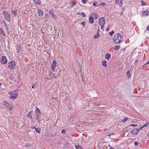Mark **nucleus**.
Listing matches in <instances>:
<instances>
[{
    "instance_id": "f257e3e1",
    "label": "nucleus",
    "mask_w": 149,
    "mask_h": 149,
    "mask_svg": "<svg viewBox=\"0 0 149 149\" xmlns=\"http://www.w3.org/2000/svg\"><path fill=\"white\" fill-rule=\"evenodd\" d=\"M113 41L115 44L120 43L122 42L123 38L121 37V35L119 33L116 34L113 38Z\"/></svg>"
},
{
    "instance_id": "f03ea898",
    "label": "nucleus",
    "mask_w": 149,
    "mask_h": 149,
    "mask_svg": "<svg viewBox=\"0 0 149 149\" xmlns=\"http://www.w3.org/2000/svg\"><path fill=\"white\" fill-rule=\"evenodd\" d=\"M9 94L11 96L9 97V98H12L13 100L15 99L17 96V93L15 91L9 92Z\"/></svg>"
},
{
    "instance_id": "7ed1b4c3",
    "label": "nucleus",
    "mask_w": 149,
    "mask_h": 149,
    "mask_svg": "<svg viewBox=\"0 0 149 149\" xmlns=\"http://www.w3.org/2000/svg\"><path fill=\"white\" fill-rule=\"evenodd\" d=\"M5 19L9 22L10 21V14L7 12H3Z\"/></svg>"
},
{
    "instance_id": "20e7f679",
    "label": "nucleus",
    "mask_w": 149,
    "mask_h": 149,
    "mask_svg": "<svg viewBox=\"0 0 149 149\" xmlns=\"http://www.w3.org/2000/svg\"><path fill=\"white\" fill-rule=\"evenodd\" d=\"M8 67L10 69H13L14 68L15 65V62L14 61H13L9 62L8 64Z\"/></svg>"
},
{
    "instance_id": "39448f33",
    "label": "nucleus",
    "mask_w": 149,
    "mask_h": 149,
    "mask_svg": "<svg viewBox=\"0 0 149 149\" xmlns=\"http://www.w3.org/2000/svg\"><path fill=\"white\" fill-rule=\"evenodd\" d=\"M57 64L56 61V60H54L53 61L51 66V69L54 72Z\"/></svg>"
},
{
    "instance_id": "423d86ee",
    "label": "nucleus",
    "mask_w": 149,
    "mask_h": 149,
    "mask_svg": "<svg viewBox=\"0 0 149 149\" xmlns=\"http://www.w3.org/2000/svg\"><path fill=\"white\" fill-rule=\"evenodd\" d=\"M105 19L104 17H101L99 19V23L100 25L104 24L105 23Z\"/></svg>"
},
{
    "instance_id": "0eeeda50",
    "label": "nucleus",
    "mask_w": 149,
    "mask_h": 149,
    "mask_svg": "<svg viewBox=\"0 0 149 149\" xmlns=\"http://www.w3.org/2000/svg\"><path fill=\"white\" fill-rule=\"evenodd\" d=\"M36 116L40 117L41 115V112L39 109L38 108H37L35 110Z\"/></svg>"
},
{
    "instance_id": "6e6552de",
    "label": "nucleus",
    "mask_w": 149,
    "mask_h": 149,
    "mask_svg": "<svg viewBox=\"0 0 149 149\" xmlns=\"http://www.w3.org/2000/svg\"><path fill=\"white\" fill-rule=\"evenodd\" d=\"M1 62L2 63L5 64L7 62V59L6 57L4 56H2L1 58Z\"/></svg>"
},
{
    "instance_id": "1a4fd4ad",
    "label": "nucleus",
    "mask_w": 149,
    "mask_h": 149,
    "mask_svg": "<svg viewBox=\"0 0 149 149\" xmlns=\"http://www.w3.org/2000/svg\"><path fill=\"white\" fill-rule=\"evenodd\" d=\"M49 14L52 17H53L54 18H56V16L54 14V12L52 10H50L49 12Z\"/></svg>"
},
{
    "instance_id": "9d476101",
    "label": "nucleus",
    "mask_w": 149,
    "mask_h": 149,
    "mask_svg": "<svg viewBox=\"0 0 149 149\" xmlns=\"http://www.w3.org/2000/svg\"><path fill=\"white\" fill-rule=\"evenodd\" d=\"M139 132V130L137 129H134L131 131V133L134 135H136Z\"/></svg>"
},
{
    "instance_id": "9b49d317",
    "label": "nucleus",
    "mask_w": 149,
    "mask_h": 149,
    "mask_svg": "<svg viewBox=\"0 0 149 149\" xmlns=\"http://www.w3.org/2000/svg\"><path fill=\"white\" fill-rule=\"evenodd\" d=\"M33 113V111H30L26 115V117L28 118H30L31 120L32 118V116L31 115V113Z\"/></svg>"
},
{
    "instance_id": "f8f14e48",
    "label": "nucleus",
    "mask_w": 149,
    "mask_h": 149,
    "mask_svg": "<svg viewBox=\"0 0 149 149\" xmlns=\"http://www.w3.org/2000/svg\"><path fill=\"white\" fill-rule=\"evenodd\" d=\"M116 1V3L118 4L120 6H122L123 5V1L122 0H115Z\"/></svg>"
},
{
    "instance_id": "ddd939ff",
    "label": "nucleus",
    "mask_w": 149,
    "mask_h": 149,
    "mask_svg": "<svg viewBox=\"0 0 149 149\" xmlns=\"http://www.w3.org/2000/svg\"><path fill=\"white\" fill-rule=\"evenodd\" d=\"M89 22L91 24H92L94 22V19L91 16H90L89 18Z\"/></svg>"
},
{
    "instance_id": "4468645a",
    "label": "nucleus",
    "mask_w": 149,
    "mask_h": 149,
    "mask_svg": "<svg viewBox=\"0 0 149 149\" xmlns=\"http://www.w3.org/2000/svg\"><path fill=\"white\" fill-rule=\"evenodd\" d=\"M17 10L15 8L13 10H12V13L15 16H16L17 15Z\"/></svg>"
},
{
    "instance_id": "2eb2a0df",
    "label": "nucleus",
    "mask_w": 149,
    "mask_h": 149,
    "mask_svg": "<svg viewBox=\"0 0 149 149\" xmlns=\"http://www.w3.org/2000/svg\"><path fill=\"white\" fill-rule=\"evenodd\" d=\"M33 1L35 4L40 5L41 3L40 0H33Z\"/></svg>"
},
{
    "instance_id": "dca6fc26",
    "label": "nucleus",
    "mask_w": 149,
    "mask_h": 149,
    "mask_svg": "<svg viewBox=\"0 0 149 149\" xmlns=\"http://www.w3.org/2000/svg\"><path fill=\"white\" fill-rule=\"evenodd\" d=\"M111 57V55L110 54L108 53L106 54L105 58L108 60H109Z\"/></svg>"
},
{
    "instance_id": "f3484780",
    "label": "nucleus",
    "mask_w": 149,
    "mask_h": 149,
    "mask_svg": "<svg viewBox=\"0 0 149 149\" xmlns=\"http://www.w3.org/2000/svg\"><path fill=\"white\" fill-rule=\"evenodd\" d=\"M131 129L130 126H128L124 129L125 131L126 132L130 131Z\"/></svg>"
},
{
    "instance_id": "a211bd4d",
    "label": "nucleus",
    "mask_w": 149,
    "mask_h": 149,
    "mask_svg": "<svg viewBox=\"0 0 149 149\" xmlns=\"http://www.w3.org/2000/svg\"><path fill=\"white\" fill-rule=\"evenodd\" d=\"M38 13L39 16L42 17L43 15V12L41 10H39L38 11Z\"/></svg>"
},
{
    "instance_id": "6ab92c4d",
    "label": "nucleus",
    "mask_w": 149,
    "mask_h": 149,
    "mask_svg": "<svg viewBox=\"0 0 149 149\" xmlns=\"http://www.w3.org/2000/svg\"><path fill=\"white\" fill-rule=\"evenodd\" d=\"M6 106L7 107L8 109L10 110L12 109L13 108V107H12L11 105L9 103L7 104Z\"/></svg>"
},
{
    "instance_id": "aec40b11",
    "label": "nucleus",
    "mask_w": 149,
    "mask_h": 149,
    "mask_svg": "<svg viewBox=\"0 0 149 149\" xmlns=\"http://www.w3.org/2000/svg\"><path fill=\"white\" fill-rule=\"evenodd\" d=\"M74 146L76 149H83L82 147L79 145H75Z\"/></svg>"
},
{
    "instance_id": "412c9836",
    "label": "nucleus",
    "mask_w": 149,
    "mask_h": 149,
    "mask_svg": "<svg viewBox=\"0 0 149 149\" xmlns=\"http://www.w3.org/2000/svg\"><path fill=\"white\" fill-rule=\"evenodd\" d=\"M102 65L103 66H104L105 67H107V61L105 60L103 61Z\"/></svg>"
},
{
    "instance_id": "4be33fe9",
    "label": "nucleus",
    "mask_w": 149,
    "mask_h": 149,
    "mask_svg": "<svg viewBox=\"0 0 149 149\" xmlns=\"http://www.w3.org/2000/svg\"><path fill=\"white\" fill-rule=\"evenodd\" d=\"M148 13H149V12L148 10H146L143 12L142 14L143 15H148Z\"/></svg>"
},
{
    "instance_id": "5701e85b",
    "label": "nucleus",
    "mask_w": 149,
    "mask_h": 149,
    "mask_svg": "<svg viewBox=\"0 0 149 149\" xmlns=\"http://www.w3.org/2000/svg\"><path fill=\"white\" fill-rule=\"evenodd\" d=\"M120 48V46L119 45H116L115 46L114 49L115 51L118 50Z\"/></svg>"
},
{
    "instance_id": "b1692460",
    "label": "nucleus",
    "mask_w": 149,
    "mask_h": 149,
    "mask_svg": "<svg viewBox=\"0 0 149 149\" xmlns=\"http://www.w3.org/2000/svg\"><path fill=\"white\" fill-rule=\"evenodd\" d=\"M81 15L83 16L84 17H86V15L85 13H79L78 12L77 13V15Z\"/></svg>"
},
{
    "instance_id": "393cba45",
    "label": "nucleus",
    "mask_w": 149,
    "mask_h": 149,
    "mask_svg": "<svg viewBox=\"0 0 149 149\" xmlns=\"http://www.w3.org/2000/svg\"><path fill=\"white\" fill-rule=\"evenodd\" d=\"M92 16L95 17V19H97L98 17V15L97 14H93Z\"/></svg>"
},
{
    "instance_id": "a878e982",
    "label": "nucleus",
    "mask_w": 149,
    "mask_h": 149,
    "mask_svg": "<svg viewBox=\"0 0 149 149\" xmlns=\"http://www.w3.org/2000/svg\"><path fill=\"white\" fill-rule=\"evenodd\" d=\"M35 130L36 132H38V133H40L41 130L38 128H36L35 129Z\"/></svg>"
},
{
    "instance_id": "bb28decb",
    "label": "nucleus",
    "mask_w": 149,
    "mask_h": 149,
    "mask_svg": "<svg viewBox=\"0 0 149 149\" xmlns=\"http://www.w3.org/2000/svg\"><path fill=\"white\" fill-rule=\"evenodd\" d=\"M127 76H128L127 78H129L131 77V74L130 73V71L128 70L127 73Z\"/></svg>"
},
{
    "instance_id": "cd10ccee",
    "label": "nucleus",
    "mask_w": 149,
    "mask_h": 149,
    "mask_svg": "<svg viewBox=\"0 0 149 149\" xmlns=\"http://www.w3.org/2000/svg\"><path fill=\"white\" fill-rule=\"evenodd\" d=\"M20 49V48L19 47V45H17V49H16V52L17 53H18L19 52V50Z\"/></svg>"
},
{
    "instance_id": "c85d7f7f",
    "label": "nucleus",
    "mask_w": 149,
    "mask_h": 149,
    "mask_svg": "<svg viewBox=\"0 0 149 149\" xmlns=\"http://www.w3.org/2000/svg\"><path fill=\"white\" fill-rule=\"evenodd\" d=\"M2 23L3 24V25L5 26L6 27H7V25L6 24V23L4 20L2 21Z\"/></svg>"
},
{
    "instance_id": "c756f323",
    "label": "nucleus",
    "mask_w": 149,
    "mask_h": 149,
    "mask_svg": "<svg viewBox=\"0 0 149 149\" xmlns=\"http://www.w3.org/2000/svg\"><path fill=\"white\" fill-rule=\"evenodd\" d=\"M149 125V122H147L146 124H144L142 126L143 127H146L148 125Z\"/></svg>"
},
{
    "instance_id": "7c9ffc66",
    "label": "nucleus",
    "mask_w": 149,
    "mask_h": 149,
    "mask_svg": "<svg viewBox=\"0 0 149 149\" xmlns=\"http://www.w3.org/2000/svg\"><path fill=\"white\" fill-rule=\"evenodd\" d=\"M141 5L142 6H146V3L144 2L143 1H141Z\"/></svg>"
},
{
    "instance_id": "2f4dec72",
    "label": "nucleus",
    "mask_w": 149,
    "mask_h": 149,
    "mask_svg": "<svg viewBox=\"0 0 149 149\" xmlns=\"http://www.w3.org/2000/svg\"><path fill=\"white\" fill-rule=\"evenodd\" d=\"M39 117H36V120L37 121L38 123L40 122Z\"/></svg>"
},
{
    "instance_id": "473e14b6",
    "label": "nucleus",
    "mask_w": 149,
    "mask_h": 149,
    "mask_svg": "<svg viewBox=\"0 0 149 149\" xmlns=\"http://www.w3.org/2000/svg\"><path fill=\"white\" fill-rule=\"evenodd\" d=\"M37 83H35L34 84H32V88H35L36 87V86H37Z\"/></svg>"
},
{
    "instance_id": "72a5a7b5",
    "label": "nucleus",
    "mask_w": 149,
    "mask_h": 149,
    "mask_svg": "<svg viewBox=\"0 0 149 149\" xmlns=\"http://www.w3.org/2000/svg\"><path fill=\"white\" fill-rule=\"evenodd\" d=\"M61 132L62 133L65 134L66 133V130L65 129H63Z\"/></svg>"
},
{
    "instance_id": "f704fd0d",
    "label": "nucleus",
    "mask_w": 149,
    "mask_h": 149,
    "mask_svg": "<svg viewBox=\"0 0 149 149\" xmlns=\"http://www.w3.org/2000/svg\"><path fill=\"white\" fill-rule=\"evenodd\" d=\"M128 120V118H127L126 117H125L124 119L123 120H122V121L123 122H125L127 120Z\"/></svg>"
},
{
    "instance_id": "c9c22d12",
    "label": "nucleus",
    "mask_w": 149,
    "mask_h": 149,
    "mask_svg": "<svg viewBox=\"0 0 149 149\" xmlns=\"http://www.w3.org/2000/svg\"><path fill=\"white\" fill-rule=\"evenodd\" d=\"M114 32L113 31H112L111 32L109 33V34L110 36H111L113 35V34Z\"/></svg>"
},
{
    "instance_id": "e433bc0d",
    "label": "nucleus",
    "mask_w": 149,
    "mask_h": 149,
    "mask_svg": "<svg viewBox=\"0 0 149 149\" xmlns=\"http://www.w3.org/2000/svg\"><path fill=\"white\" fill-rule=\"evenodd\" d=\"M81 24L84 27V26L86 25V23H85L84 22H81Z\"/></svg>"
},
{
    "instance_id": "4c0bfd02",
    "label": "nucleus",
    "mask_w": 149,
    "mask_h": 149,
    "mask_svg": "<svg viewBox=\"0 0 149 149\" xmlns=\"http://www.w3.org/2000/svg\"><path fill=\"white\" fill-rule=\"evenodd\" d=\"M94 106L95 107H97L98 106H100V104H98L97 103H94Z\"/></svg>"
},
{
    "instance_id": "58836bf2",
    "label": "nucleus",
    "mask_w": 149,
    "mask_h": 149,
    "mask_svg": "<svg viewBox=\"0 0 149 149\" xmlns=\"http://www.w3.org/2000/svg\"><path fill=\"white\" fill-rule=\"evenodd\" d=\"M8 102L6 101H4L3 102V104L4 105H5L6 106H7V104H8Z\"/></svg>"
},
{
    "instance_id": "ea45409f",
    "label": "nucleus",
    "mask_w": 149,
    "mask_h": 149,
    "mask_svg": "<svg viewBox=\"0 0 149 149\" xmlns=\"http://www.w3.org/2000/svg\"><path fill=\"white\" fill-rule=\"evenodd\" d=\"M97 4V2L95 1L93 3V6H98L96 5Z\"/></svg>"
},
{
    "instance_id": "a19ab883",
    "label": "nucleus",
    "mask_w": 149,
    "mask_h": 149,
    "mask_svg": "<svg viewBox=\"0 0 149 149\" xmlns=\"http://www.w3.org/2000/svg\"><path fill=\"white\" fill-rule=\"evenodd\" d=\"M87 1V0H82V1L83 3L85 4L86 3Z\"/></svg>"
},
{
    "instance_id": "79ce46f5",
    "label": "nucleus",
    "mask_w": 149,
    "mask_h": 149,
    "mask_svg": "<svg viewBox=\"0 0 149 149\" xmlns=\"http://www.w3.org/2000/svg\"><path fill=\"white\" fill-rule=\"evenodd\" d=\"M100 26H101V29H102L103 30H103V28H104V24H102V25H100Z\"/></svg>"
},
{
    "instance_id": "37998d69",
    "label": "nucleus",
    "mask_w": 149,
    "mask_h": 149,
    "mask_svg": "<svg viewBox=\"0 0 149 149\" xmlns=\"http://www.w3.org/2000/svg\"><path fill=\"white\" fill-rule=\"evenodd\" d=\"M136 126V125L134 124H132L131 125H129V126H133V127H135Z\"/></svg>"
},
{
    "instance_id": "c03bdc74",
    "label": "nucleus",
    "mask_w": 149,
    "mask_h": 149,
    "mask_svg": "<svg viewBox=\"0 0 149 149\" xmlns=\"http://www.w3.org/2000/svg\"><path fill=\"white\" fill-rule=\"evenodd\" d=\"M93 38L94 39H98V38L97 37L96 35H95L93 36Z\"/></svg>"
},
{
    "instance_id": "a18cd8bd",
    "label": "nucleus",
    "mask_w": 149,
    "mask_h": 149,
    "mask_svg": "<svg viewBox=\"0 0 149 149\" xmlns=\"http://www.w3.org/2000/svg\"><path fill=\"white\" fill-rule=\"evenodd\" d=\"M70 4L71 6L72 5V6H73L74 5V2H71L70 3Z\"/></svg>"
},
{
    "instance_id": "49530a36",
    "label": "nucleus",
    "mask_w": 149,
    "mask_h": 149,
    "mask_svg": "<svg viewBox=\"0 0 149 149\" xmlns=\"http://www.w3.org/2000/svg\"><path fill=\"white\" fill-rule=\"evenodd\" d=\"M111 27L110 25H109L106 29V31H108L109 30V28Z\"/></svg>"
},
{
    "instance_id": "de8ad7c7",
    "label": "nucleus",
    "mask_w": 149,
    "mask_h": 149,
    "mask_svg": "<svg viewBox=\"0 0 149 149\" xmlns=\"http://www.w3.org/2000/svg\"><path fill=\"white\" fill-rule=\"evenodd\" d=\"M12 75H11L9 77V78L10 79H11L12 80H13V78H12Z\"/></svg>"
},
{
    "instance_id": "09e8293b",
    "label": "nucleus",
    "mask_w": 149,
    "mask_h": 149,
    "mask_svg": "<svg viewBox=\"0 0 149 149\" xmlns=\"http://www.w3.org/2000/svg\"><path fill=\"white\" fill-rule=\"evenodd\" d=\"M0 31L1 32V34H2L3 33V30L1 28H0Z\"/></svg>"
},
{
    "instance_id": "8fccbe9b",
    "label": "nucleus",
    "mask_w": 149,
    "mask_h": 149,
    "mask_svg": "<svg viewBox=\"0 0 149 149\" xmlns=\"http://www.w3.org/2000/svg\"><path fill=\"white\" fill-rule=\"evenodd\" d=\"M134 144L135 146H137L138 145V143L137 142H135L134 143Z\"/></svg>"
},
{
    "instance_id": "3c124183",
    "label": "nucleus",
    "mask_w": 149,
    "mask_h": 149,
    "mask_svg": "<svg viewBox=\"0 0 149 149\" xmlns=\"http://www.w3.org/2000/svg\"><path fill=\"white\" fill-rule=\"evenodd\" d=\"M106 4L104 2H102L101 3L100 5H105Z\"/></svg>"
},
{
    "instance_id": "603ef678",
    "label": "nucleus",
    "mask_w": 149,
    "mask_h": 149,
    "mask_svg": "<svg viewBox=\"0 0 149 149\" xmlns=\"http://www.w3.org/2000/svg\"><path fill=\"white\" fill-rule=\"evenodd\" d=\"M143 128V126H142L141 127L139 128V129H137V130H139V131L140 130H141Z\"/></svg>"
},
{
    "instance_id": "864d4df0",
    "label": "nucleus",
    "mask_w": 149,
    "mask_h": 149,
    "mask_svg": "<svg viewBox=\"0 0 149 149\" xmlns=\"http://www.w3.org/2000/svg\"><path fill=\"white\" fill-rule=\"evenodd\" d=\"M97 37L98 38L99 37L100 34H99V33H98V32H97Z\"/></svg>"
},
{
    "instance_id": "5fc2aeb1",
    "label": "nucleus",
    "mask_w": 149,
    "mask_h": 149,
    "mask_svg": "<svg viewBox=\"0 0 149 149\" xmlns=\"http://www.w3.org/2000/svg\"><path fill=\"white\" fill-rule=\"evenodd\" d=\"M146 29L147 31H149V25L146 28Z\"/></svg>"
},
{
    "instance_id": "6e6d98bb",
    "label": "nucleus",
    "mask_w": 149,
    "mask_h": 149,
    "mask_svg": "<svg viewBox=\"0 0 149 149\" xmlns=\"http://www.w3.org/2000/svg\"><path fill=\"white\" fill-rule=\"evenodd\" d=\"M31 128L32 129H36V127H35L34 126H32L31 127Z\"/></svg>"
},
{
    "instance_id": "4d7b16f0",
    "label": "nucleus",
    "mask_w": 149,
    "mask_h": 149,
    "mask_svg": "<svg viewBox=\"0 0 149 149\" xmlns=\"http://www.w3.org/2000/svg\"><path fill=\"white\" fill-rule=\"evenodd\" d=\"M2 34L4 36H6V34L4 33V32Z\"/></svg>"
},
{
    "instance_id": "13d9d810",
    "label": "nucleus",
    "mask_w": 149,
    "mask_h": 149,
    "mask_svg": "<svg viewBox=\"0 0 149 149\" xmlns=\"http://www.w3.org/2000/svg\"><path fill=\"white\" fill-rule=\"evenodd\" d=\"M111 134H107L106 135V136H111Z\"/></svg>"
},
{
    "instance_id": "bf43d9fd",
    "label": "nucleus",
    "mask_w": 149,
    "mask_h": 149,
    "mask_svg": "<svg viewBox=\"0 0 149 149\" xmlns=\"http://www.w3.org/2000/svg\"><path fill=\"white\" fill-rule=\"evenodd\" d=\"M149 64V61L147 63H146L145 64Z\"/></svg>"
},
{
    "instance_id": "052dcab7",
    "label": "nucleus",
    "mask_w": 149,
    "mask_h": 149,
    "mask_svg": "<svg viewBox=\"0 0 149 149\" xmlns=\"http://www.w3.org/2000/svg\"><path fill=\"white\" fill-rule=\"evenodd\" d=\"M6 31H8V27H6Z\"/></svg>"
},
{
    "instance_id": "680f3d73",
    "label": "nucleus",
    "mask_w": 149,
    "mask_h": 149,
    "mask_svg": "<svg viewBox=\"0 0 149 149\" xmlns=\"http://www.w3.org/2000/svg\"><path fill=\"white\" fill-rule=\"evenodd\" d=\"M48 133V132H46V134L47 136H48V135H48V134H47V133Z\"/></svg>"
},
{
    "instance_id": "e2e57ef3",
    "label": "nucleus",
    "mask_w": 149,
    "mask_h": 149,
    "mask_svg": "<svg viewBox=\"0 0 149 149\" xmlns=\"http://www.w3.org/2000/svg\"><path fill=\"white\" fill-rule=\"evenodd\" d=\"M110 149H114V148L113 147H111L110 148Z\"/></svg>"
},
{
    "instance_id": "0e129e2a",
    "label": "nucleus",
    "mask_w": 149,
    "mask_h": 149,
    "mask_svg": "<svg viewBox=\"0 0 149 149\" xmlns=\"http://www.w3.org/2000/svg\"><path fill=\"white\" fill-rule=\"evenodd\" d=\"M99 31H100L99 29H98V31H97V32H98V33H99Z\"/></svg>"
},
{
    "instance_id": "69168bd1",
    "label": "nucleus",
    "mask_w": 149,
    "mask_h": 149,
    "mask_svg": "<svg viewBox=\"0 0 149 149\" xmlns=\"http://www.w3.org/2000/svg\"><path fill=\"white\" fill-rule=\"evenodd\" d=\"M138 61V60H136V61H135V62L136 63V62H137Z\"/></svg>"
},
{
    "instance_id": "338daca9",
    "label": "nucleus",
    "mask_w": 149,
    "mask_h": 149,
    "mask_svg": "<svg viewBox=\"0 0 149 149\" xmlns=\"http://www.w3.org/2000/svg\"><path fill=\"white\" fill-rule=\"evenodd\" d=\"M148 135L149 136V132H148Z\"/></svg>"
},
{
    "instance_id": "774afa93",
    "label": "nucleus",
    "mask_w": 149,
    "mask_h": 149,
    "mask_svg": "<svg viewBox=\"0 0 149 149\" xmlns=\"http://www.w3.org/2000/svg\"><path fill=\"white\" fill-rule=\"evenodd\" d=\"M111 134H112V135H114V134H113V133H112Z\"/></svg>"
}]
</instances>
